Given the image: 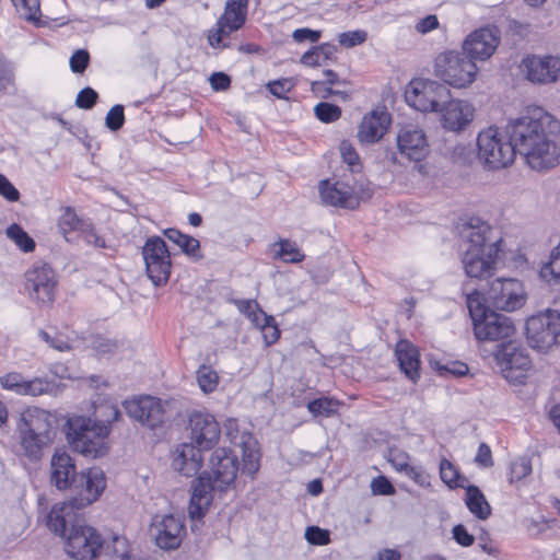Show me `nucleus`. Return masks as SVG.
<instances>
[{
  "label": "nucleus",
  "mask_w": 560,
  "mask_h": 560,
  "mask_svg": "<svg viewBox=\"0 0 560 560\" xmlns=\"http://www.w3.org/2000/svg\"><path fill=\"white\" fill-rule=\"evenodd\" d=\"M90 55L84 49H78L70 57V68L74 73H83L89 65Z\"/></svg>",
  "instance_id": "obj_55"
},
{
  "label": "nucleus",
  "mask_w": 560,
  "mask_h": 560,
  "mask_svg": "<svg viewBox=\"0 0 560 560\" xmlns=\"http://www.w3.org/2000/svg\"><path fill=\"white\" fill-rule=\"evenodd\" d=\"M494 360L503 376L509 381H520L532 366L529 354L521 343L509 341L497 347Z\"/></svg>",
  "instance_id": "obj_9"
},
{
  "label": "nucleus",
  "mask_w": 560,
  "mask_h": 560,
  "mask_svg": "<svg viewBox=\"0 0 560 560\" xmlns=\"http://www.w3.org/2000/svg\"><path fill=\"white\" fill-rule=\"evenodd\" d=\"M249 0H226L224 12L218 19L215 27L209 32L208 42L213 48H225L224 36L243 27L247 19Z\"/></svg>",
  "instance_id": "obj_6"
},
{
  "label": "nucleus",
  "mask_w": 560,
  "mask_h": 560,
  "mask_svg": "<svg viewBox=\"0 0 560 560\" xmlns=\"http://www.w3.org/2000/svg\"><path fill=\"white\" fill-rule=\"evenodd\" d=\"M390 115L386 110H372L365 115L358 129V139L363 144L377 142L390 125Z\"/></svg>",
  "instance_id": "obj_28"
},
{
  "label": "nucleus",
  "mask_w": 560,
  "mask_h": 560,
  "mask_svg": "<svg viewBox=\"0 0 560 560\" xmlns=\"http://www.w3.org/2000/svg\"><path fill=\"white\" fill-rule=\"evenodd\" d=\"M214 491L219 492L218 488L214 487V480L202 472L192 486V494L188 508L191 520H200L205 516L212 502V493Z\"/></svg>",
  "instance_id": "obj_25"
},
{
  "label": "nucleus",
  "mask_w": 560,
  "mask_h": 560,
  "mask_svg": "<svg viewBox=\"0 0 560 560\" xmlns=\"http://www.w3.org/2000/svg\"><path fill=\"white\" fill-rule=\"evenodd\" d=\"M57 229L67 242L71 241L72 233H79L83 226H88V219L81 218L75 209L70 206L59 208Z\"/></svg>",
  "instance_id": "obj_33"
},
{
  "label": "nucleus",
  "mask_w": 560,
  "mask_h": 560,
  "mask_svg": "<svg viewBox=\"0 0 560 560\" xmlns=\"http://www.w3.org/2000/svg\"><path fill=\"white\" fill-rule=\"evenodd\" d=\"M66 539V552L75 560H94L103 545L101 535L81 521L73 524Z\"/></svg>",
  "instance_id": "obj_7"
},
{
  "label": "nucleus",
  "mask_w": 560,
  "mask_h": 560,
  "mask_svg": "<svg viewBox=\"0 0 560 560\" xmlns=\"http://www.w3.org/2000/svg\"><path fill=\"white\" fill-rule=\"evenodd\" d=\"M532 472L530 460L526 457H520L511 463L509 480L511 483L525 478Z\"/></svg>",
  "instance_id": "obj_46"
},
{
  "label": "nucleus",
  "mask_w": 560,
  "mask_h": 560,
  "mask_svg": "<svg viewBox=\"0 0 560 560\" xmlns=\"http://www.w3.org/2000/svg\"><path fill=\"white\" fill-rule=\"evenodd\" d=\"M316 117L323 122H332L341 116V109L330 103H319L314 108Z\"/></svg>",
  "instance_id": "obj_48"
},
{
  "label": "nucleus",
  "mask_w": 560,
  "mask_h": 560,
  "mask_svg": "<svg viewBox=\"0 0 560 560\" xmlns=\"http://www.w3.org/2000/svg\"><path fill=\"white\" fill-rule=\"evenodd\" d=\"M340 402L329 397L317 398L307 404L308 411L315 417H331L338 412Z\"/></svg>",
  "instance_id": "obj_39"
},
{
  "label": "nucleus",
  "mask_w": 560,
  "mask_h": 560,
  "mask_svg": "<svg viewBox=\"0 0 560 560\" xmlns=\"http://www.w3.org/2000/svg\"><path fill=\"white\" fill-rule=\"evenodd\" d=\"M440 477L450 488L463 487L457 468L446 458L440 463Z\"/></svg>",
  "instance_id": "obj_45"
},
{
  "label": "nucleus",
  "mask_w": 560,
  "mask_h": 560,
  "mask_svg": "<svg viewBox=\"0 0 560 560\" xmlns=\"http://www.w3.org/2000/svg\"><path fill=\"white\" fill-rule=\"evenodd\" d=\"M81 508L77 506V502L73 499L52 505L47 516L48 528L65 538L69 529L73 527V524L81 522L78 517V511Z\"/></svg>",
  "instance_id": "obj_24"
},
{
  "label": "nucleus",
  "mask_w": 560,
  "mask_h": 560,
  "mask_svg": "<svg viewBox=\"0 0 560 560\" xmlns=\"http://www.w3.org/2000/svg\"><path fill=\"white\" fill-rule=\"evenodd\" d=\"M56 283V275L47 264H34L25 272V290L38 303L48 304L54 301Z\"/></svg>",
  "instance_id": "obj_12"
},
{
  "label": "nucleus",
  "mask_w": 560,
  "mask_h": 560,
  "mask_svg": "<svg viewBox=\"0 0 560 560\" xmlns=\"http://www.w3.org/2000/svg\"><path fill=\"white\" fill-rule=\"evenodd\" d=\"M97 98V92L88 86L77 95L75 105L82 109H91L96 104Z\"/></svg>",
  "instance_id": "obj_52"
},
{
  "label": "nucleus",
  "mask_w": 560,
  "mask_h": 560,
  "mask_svg": "<svg viewBox=\"0 0 560 560\" xmlns=\"http://www.w3.org/2000/svg\"><path fill=\"white\" fill-rule=\"evenodd\" d=\"M522 68L528 81L539 84L551 83L558 79L560 58L530 56L523 60Z\"/></svg>",
  "instance_id": "obj_22"
},
{
  "label": "nucleus",
  "mask_w": 560,
  "mask_h": 560,
  "mask_svg": "<svg viewBox=\"0 0 560 560\" xmlns=\"http://www.w3.org/2000/svg\"><path fill=\"white\" fill-rule=\"evenodd\" d=\"M395 353L401 372L412 382L419 378V351L408 340H400L396 345Z\"/></svg>",
  "instance_id": "obj_32"
},
{
  "label": "nucleus",
  "mask_w": 560,
  "mask_h": 560,
  "mask_svg": "<svg viewBox=\"0 0 560 560\" xmlns=\"http://www.w3.org/2000/svg\"><path fill=\"white\" fill-rule=\"evenodd\" d=\"M124 122H125L124 106L117 104L108 110L106 118H105V125L109 130L117 131L124 126Z\"/></svg>",
  "instance_id": "obj_49"
},
{
  "label": "nucleus",
  "mask_w": 560,
  "mask_h": 560,
  "mask_svg": "<svg viewBox=\"0 0 560 560\" xmlns=\"http://www.w3.org/2000/svg\"><path fill=\"white\" fill-rule=\"evenodd\" d=\"M501 32L497 26H485L471 32L463 43V50L475 60H487L497 50Z\"/></svg>",
  "instance_id": "obj_15"
},
{
  "label": "nucleus",
  "mask_w": 560,
  "mask_h": 560,
  "mask_svg": "<svg viewBox=\"0 0 560 560\" xmlns=\"http://www.w3.org/2000/svg\"><path fill=\"white\" fill-rule=\"evenodd\" d=\"M540 277L550 284L560 283V243L552 249L549 261L541 267Z\"/></svg>",
  "instance_id": "obj_37"
},
{
  "label": "nucleus",
  "mask_w": 560,
  "mask_h": 560,
  "mask_svg": "<svg viewBox=\"0 0 560 560\" xmlns=\"http://www.w3.org/2000/svg\"><path fill=\"white\" fill-rule=\"evenodd\" d=\"M273 246L278 247L275 257L282 259L284 262H301L305 257L299 246L290 240H281Z\"/></svg>",
  "instance_id": "obj_38"
},
{
  "label": "nucleus",
  "mask_w": 560,
  "mask_h": 560,
  "mask_svg": "<svg viewBox=\"0 0 560 560\" xmlns=\"http://www.w3.org/2000/svg\"><path fill=\"white\" fill-rule=\"evenodd\" d=\"M0 195L9 201H18L20 198L19 190L2 174H0Z\"/></svg>",
  "instance_id": "obj_62"
},
{
  "label": "nucleus",
  "mask_w": 560,
  "mask_h": 560,
  "mask_svg": "<svg viewBox=\"0 0 560 560\" xmlns=\"http://www.w3.org/2000/svg\"><path fill=\"white\" fill-rule=\"evenodd\" d=\"M325 79L323 81H315L312 83V91L315 93H322L323 97H328L331 94H338L337 91H332L331 85H340L345 84L346 81L340 80L338 74L332 70H325L324 71Z\"/></svg>",
  "instance_id": "obj_42"
},
{
  "label": "nucleus",
  "mask_w": 560,
  "mask_h": 560,
  "mask_svg": "<svg viewBox=\"0 0 560 560\" xmlns=\"http://www.w3.org/2000/svg\"><path fill=\"white\" fill-rule=\"evenodd\" d=\"M124 407L129 417L150 428H155L163 422L164 408L159 398L147 396L126 400Z\"/></svg>",
  "instance_id": "obj_21"
},
{
  "label": "nucleus",
  "mask_w": 560,
  "mask_h": 560,
  "mask_svg": "<svg viewBox=\"0 0 560 560\" xmlns=\"http://www.w3.org/2000/svg\"><path fill=\"white\" fill-rule=\"evenodd\" d=\"M487 298L495 308L513 312L525 303V291L516 279L498 278L490 283Z\"/></svg>",
  "instance_id": "obj_11"
},
{
  "label": "nucleus",
  "mask_w": 560,
  "mask_h": 560,
  "mask_svg": "<svg viewBox=\"0 0 560 560\" xmlns=\"http://www.w3.org/2000/svg\"><path fill=\"white\" fill-rule=\"evenodd\" d=\"M439 27V20L438 16L434 14L427 15L425 18L421 19L417 25L416 31L421 34H427L433 30H436Z\"/></svg>",
  "instance_id": "obj_64"
},
{
  "label": "nucleus",
  "mask_w": 560,
  "mask_h": 560,
  "mask_svg": "<svg viewBox=\"0 0 560 560\" xmlns=\"http://www.w3.org/2000/svg\"><path fill=\"white\" fill-rule=\"evenodd\" d=\"M19 14L27 21H37L40 13L39 0H12Z\"/></svg>",
  "instance_id": "obj_44"
},
{
  "label": "nucleus",
  "mask_w": 560,
  "mask_h": 560,
  "mask_svg": "<svg viewBox=\"0 0 560 560\" xmlns=\"http://www.w3.org/2000/svg\"><path fill=\"white\" fill-rule=\"evenodd\" d=\"M292 89L293 83L290 79H280L268 83L269 92L278 98H284Z\"/></svg>",
  "instance_id": "obj_59"
},
{
  "label": "nucleus",
  "mask_w": 560,
  "mask_h": 560,
  "mask_svg": "<svg viewBox=\"0 0 560 560\" xmlns=\"http://www.w3.org/2000/svg\"><path fill=\"white\" fill-rule=\"evenodd\" d=\"M197 383L205 394L213 393L219 385V375L210 366L201 365L197 371Z\"/></svg>",
  "instance_id": "obj_41"
},
{
  "label": "nucleus",
  "mask_w": 560,
  "mask_h": 560,
  "mask_svg": "<svg viewBox=\"0 0 560 560\" xmlns=\"http://www.w3.org/2000/svg\"><path fill=\"white\" fill-rule=\"evenodd\" d=\"M238 466L237 458L225 448H217L209 459L208 470L203 471L214 480L219 492L229 490L235 482Z\"/></svg>",
  "instance_id": "obj_14"
},
{
  "label": "nucleus",
  "mask_w": 560,
  "mask_h": 560,
  "mask_svg": "<svg viewBox=\"0 0 560 560\" xmlns=\"http://www.w3.org/2000/svg\"><path fill=\"white\" fill-rule=\"evenodd\" d=\"M164 235L174 244H176L186 255L191 257H200L198 250L200 243L197 238L183 234L176 229H167L164 231Z\"/></svg>",
  "instance_id": "obj_36"
},
{
  "label": "nucleus",
  "mask_w": 560,
  "mask_h": 560,
  "mask_svg": "<svg viewBox=\"0 0 560 560\" xmlns=\"http://www.w3.org/2000/svg\"><path fill=\"white\" fill-rule=\"evenodd\" d=\"M397 145L401 158L420 162L429 153V144L422 129L409 125L402 127L397 135Z\"/></svg>",
  "instance_id": "obj_20"
},
{
  "label": "nucleus",
  "mask_w": 560,
  "mask_h": 560,
  "mask_svg": "<svg viewBox=\"0 0 560 560\" xmlns=\"http://www.w3.org/2000/svg\"><path fill=\"white\" fill-rule=\"evenodd\" d=\"M7 236L24 253H31L35 248L34 240L18 224H11L7 229Z\"/></svg>",
  "instance_id": "obj_40"
},
{
  "label": "nucleus",
  "mask_w": 560,
  "mask_h": 560,
  "mask_svg": "<svg viewBox=\"0 0 560 560\" xmlns=\"http://www.w3.org/2000/svg\"><path fill=\"white\" fill-rule=\"evenodd\" d=\"M233 425H235V422L230 421L226 434L230 438L231 443L238 446L242 451L243 471L254 476L259 469V454L256 450L257 442L248 432L233 434Z\"/></svg>",
  "instance_id": "obj_29"
},
{
  "label": "nucleus",
  "mask_w": 560,
  "mask_h": 560,
  "mask_svg": "<svg viewBox=\"0 0 560 560\" xmlns=\"http://www.w3.org/2000/svg\"><path fill=\"white\" fill-rule=\"evenodd\" d=\"M528 345L539 351H547L558 343L560 337V312L546 310L526 320Z\"/></svg>",
  "instance_id": "obj_4"
},
{
  "label": "nucleus",
  "mask_w": 560,
  "mask_h": 560,
  "mask_svg": "<svg viewBox=\"0 0 560 560\" xmlns=\"http://www.w3.org/2000/svg\"><path fill=\"white\" fill-rule=\"evenodd\" d=\"M79 234L84 238V241L93 245L95 247H105V241L97 235L94 225L90 220H88V226H83Z\"/></svg>",
  "instance_id": "obj_58"
},
{
  "label": "nucleus",
  "mask_w": 560,
  "mask_h": 560,
  "mask_svg": "<svg viewBox=\"0 0 560 560\" xmlns=\"http://www.w3.org/2000/svg\"><path fill=\"white\" fill-rule=\"evenodd\" d=\"M467 307L472 319L474 325L478 324L481 318H485L490 314L488 308L481 302L478 293L470 294L467 296Z\"/></svg>",
  "instance_id": "obj_47"
},
{
  "label": "nucleus",
  "mask_w": 560,
  "mask_h": 560,
  "mask_svg": "<svg viewBox=\"0 0 560 560\" xmlns=\"http://www.w3.org/2000/svg\"><path fill=\"white\" fill-rule=\"evenodd\" d=\"M474 332L480 341H498L511 338L515 332L512 319L503 314L490 312L474 326Z\"/></svg>",
  "instance_id": "obj_19"
},
{
  "label": "nucleus",
  "mask_w": 560,
  "mask_h": 560,
  "mask_svg": "<svg viewBox=\"0 0 560 560\" xmlns=\"http://www.w3.org/2000/svg\"><path fill=\"white\" fill-rule=\"evenodd\" d=\"M450 95V90L436 81H415L406 90L405 100L409 106L419 112H439L442 103Z\"/></svg>",
  "instance_id": "obj_5"
},
{
  "label": "nucleus",
  "mask_w": 560,
  "mask_h": 560,
  "mask_svg": "<svg viewBox=\"0 0 560 560\" xmlns=\"http://www.w3.org/2000/svg\"><path fill=\"white\" fill-rule=\"evenodd\" d=\"M75 477L72 457L66 452L56 451L50 460V483L58 490H66L73 485Z\"/></svg>",
  "instance_id": "obj_30"
},
{
  "label": "nucleus",
  "mask_w": 560,
  "mask_h": 560,
  "mask_svg": "<svg viewBox=\"0 0 560 560\" xmlns=\"http://www.w3.org/2000/svg\"><path fill=\"white\" fill-rule=\"evenodd\" d=\"M121 418L115 405H102L95 409L94 419L74 416L67 421V440L71 447L92 458L106 455L109 451L112 423Z\"/></svg>",
  "instance_id": "obj_2"
},
{
  "label": "nucleus",
  "mask_w": 560,
  "mask_h": 560,
  "mask_svg": "<svg viewBox=\"0 0 560 560\" xmlns=\"http://www.w3.org/2000/svg\"><path fill=\"white\" fill-rule=\"evenodd\" d=\"M434 75L444 84L454 89H466L477 78L478 68L464 50L440 52L433 65Z\"/></svg>",
  "instance_id": "obj_3"
},
{
  "label": "nucleus",
  "mask_w": 560,
  "mask_h": 560,
  "mask_svg": "<svg viewBox=\"0 0 560 560\" xmlns=\"http://www.w3.org/2000/svg\"><path fill=\"white\" fill-rule=\"evenodd\" d=\"M305 537L313 545H327L330 541L329 532L316 526L306 529Z\"/></svg>",
  "instance_id": "obj_57"
},
{
  "label": "nucleus",
  "mask_w": 560,
  "mask_h": 560,
  "mask_svg": "<svg viewBox=\"0 0 560 560\" xmlns=\"http://www.w3.org/2000/svg\"><path fill=\"white\" fill-rule=\"evenodd\" d=\"M478 159L489 170L510 166L520 154L535 171L560 164V121L541 107L527 108L511 119L505 132L489 127L477 137Z\"/></svg>",
  "instance_id": "obj_1"
},
{
  "label": "nucleus",
  "mask_w": 560,
  "mask_h": 560,
  "mask_svg": "<svg viewBox=\"0 0 560 560\" xmlns=\"http://www.w3.org/2000/svg\"><path fill=\"white\" fill-rule=\"evenodd\" d=\"M368 34L365 31L357 30L349 31L339 34L338 42L341 46L346 48H351L357 45H360L366 40Z\"/></svg>",
  "instance_id": "obj_50"
},
{
  "label": "nucleus",
  "mask_w": 560,
  "mask_h": 560,
  "mask_svg": "<svg viewBox=\"0 0 560 560\" xmlns=\"http://www.w3.org/2000/svg\"><path fill=\"white\" fill-rule=\"evenodd\" d=\"M202 451V448H199L194 443L179 445L175 451L172 467L174 470L187 477L196 475L201 468Z\"/></svg>",
  "instance_id": "obj_31"
},
{
  "label": "nucleus",
  "mask_w": 560,
  "mask_h": 560,
  "mask_svg": "<svg viewBox=\"0 0 560 560\" xmlns=\"http://www.w3.org/2000/svg\"><path fill=\"white\" fill-rule=\"evenodd\" d=\"M78 508H84L95 502L106 488V477L98 467H92L80 472L73 482Z\"/></svg>",
  "instance_id": "obj_17"
},
{
  "label": "nucleus",
  "mask_w": 560,
  "mask_h": 560,
  "mask_svg": "<svg viewBox=\"0 0 560 560\" xmlns=\"http://www.w3.org/2000/svg\"><path fill=\"white\" fill-rule=\"evenodd\" d=\"M39 337L44 340L49 347L56 349L58 351H67L70 349L68 340L60 334H55L51 336L49 332L45 330L39 331Z\"/></svg>",
  "instance_id": "obj_54"
},
{
  "label": "nucleus",
  "mask_w": 560,
  "mask_h": 560,
  "mask_svg": "<svg viewBox=\"0 0 560 560\" xmlns=\"http://www.w3.org/2000/svg\"><path fill=\"white\" fill-rule=\"evenodd\" d=\"M24 382V378L19 373H9L2 377H0V384L3 388L12 390L16 394L20 393V387L22 383Z\"/></svg>",
  "instance_id": "obj_61"
},
{
  "label": "nucleus",
  "mask_w": 560,
  "mask_h": 560,
  "mask_svg": "<svg viewBox=\"0 0 560 560\" xmlns=\"http://www.w3.org/2000/svg\"><path fill=\"white\" fill-rule=\"evenodd\" d=\"M441 124L444 129L453 132L464 130L472 120L475 109L470 103L463 100H451L442 103Z\"/></svg>",
  "instance_id": "obj_23"
},
{
  "label": "nucleus",
  "mask_w": 560,
  "mask_h": 560,
  "mask_svg": "<svg viewBox=\"0 0 560 560\" xmlns=\"http://www.w3.org/2000/svg\"><path fill=\"white\" fill-rule=\"evenodd\" d=\"M475 462L483 468H488L493 465L491 450L486 443H481L479 445Z\"/></svg>",
  "instance_id": "obj_63"
},
{
  "label": "nucleus",
  "mask_w": 560,
  "mask_h": 560,
  "mask_svg": "<svg viewBox=\"0 0 560 560\" xmlns=\"http://www.w3.org/2000/svg\"><path fill=\"white\" fill-rule=\"evenodd\" d=\"M190 439L205 451L211 450L220 438V425L208 412H194L189 418Z\"/></svg>",
  "instance_id": "obj_18"
},
{
  "label": "nucleus",
  "mask_w": 560,
  "mask_h": 560,
  "mask_svg": "<svg viewBox=\"0 0 560 560\" xmlns=\"http://www.w3.org/2000/svg\"><path fill=\"white\" fill-rule=\"evenodd\" d=\"M319 194L325 205L353 210L360 201L372 197L373 191L368 188H355L343 182L330 183L323 180L319 184Z\"/></svg>",
  "instance_id": "obj_10"
},
{
  "label": "nucleus",
  "mask_w": 560,
  "mask_h": 560,
  "mask_svg": "<svg viewBox=\"0 0 560 560\" xmlns=\"http://www.w3.org/2000/svg\"><path fill=\"white\" fill-rule=\"evenodd\" d=\"M259 329L262 334V338L266 346H271L276 343L280 338V330L273 316L270 322L268 320V323H266V325L260 326Z\"/></svg>",
  "instance_id": "obj_56"
},
{
  "label": "nucleus",
  "mask_w": 560,
  "mask_h": 560,
  "mask_svg": "<svg viewBox=\"0 0 560 560\" xmlns=\"http://www.w3.org/2000/svg\"><path fill=\"white\" fill-rule=\"evenodd\" d=\"M405 475L422 488L431 487V476L420 466L406 467Z\"/></svg>",
  "instance_id": "obj_51"
},
{
  "label": "nucleus",
  "mask_w": 560,
  "mask_h": 560,
  "mask_svg": "<svg viewBox=\"0 0 560 560\" xmlns=\"http://www.w3.org/2000/svg\"><path fill=\"white\" fill-rule=\"evenodd\" d=\"M18 431L20 433V444L24 455L31 460H38L42 456V450L50 444V439H40L25 430Z\"/></svg>",
  "instance_id": "obj_35"
},
{
  "label": "nucleus",
  "mask_w": 560,
  "mask_h": 560,
  "mask_svg": "<svg viewBox=\"0 0 560 560\" xmlns=\"http://www.w3.org/2000/svg\"><path fill=\"white\" fill-rule=\"evenodd\" d=\"M494 244L488 247V252L465 250L462 262L465 272L470 278H483L490 276L498 258Z\"/></svg>",
  "instance_id": "obj_27"
},
{
  "label": "nucleus",
  "mask_w": 560,
  "mask_h": 560,
  "mask_svg": "<svg viewBox=\"0 0 560 560\" xmlns=\"http://www.w3.org/2000/svg\"><path fill=\"white\" fill-rule=\"evenodd\" d=\"M371 490H372L373 494H381V495H390V494L395 493L394 486L384 476H380L372 480Z\"/></svg>",
  "instance_id": "obj_60"
},
{
  "label": "nucleus",
  "mask_w": 560,
  "mask_h": 560,
  "mask_svg": "<svg viewBox=\"0 0 560 560\" xmlns=\"http://www.w3.org/2000/svg\"><path fill=\"white\" fill-rule=\"evenodd\" d=\"M466 505L478 518L486 520L491 514V508L485 495L476 486H469L466 490Z\"/></svg>",
  "instance_id": "obj_34"
},
{
  "label": "nucleus",
  "mask_w": 560,
  "mask_h": 560,
  "mask_svg": "<svg viewBox=\"0 0 560 560\" xmlns=\"http://www.w3.org/2000/svg\"><path fill=\"white\" fill-rule=\"evenodd\" d=\"M54 421V417L48 411L32 407L21 413L18 430H25L40 439H50L51 441Z\"/></svg>",
  "instance_id": "obj_26"
},
{
  "label": "nucleus",
  "mask_w": 560,
  "mask_h": 560,
  "mask_svg": "<svg viewBox=\"0 0 560 560\" xmlns=\"http://www.w3.org/2000/svg\"><path fill=\"white\" fill-rule=\"evenodd\" d=\"M460 234L467 243V248L465 250L487 253L488 247H490L491 244H494L497 253L501 249L500 245L502 243V238L488 222L479 218H471L467 223H465L460 230Z\"/></svg>",
  "instance_id": "obj_16"
},
{
  "label": "nucleus",
  "mask_w": 560,
  "mask_h": 560,
  "mask_svg": "<svg viewBox=\"0 0 560 560\" xmlns=\"http://www.w3.org/2000/svg\"><path fill=\"white\" fill-rule=\"evenodd\" d=\"M150 533L161 549H176L186 534L184 518L174 514L156 515L151 523Z\"/></svg>",
  "instance_id": "obj_13"
},
{
  "label": "nucleus",
  "mask_w": 560,
  "mask_h": 560,
  "mask_svg": "<svg viewBox=\"0 0 560 560\" xmlns=\"http://www.w3.org/2000/svg\"><path fill=\"white\" fill-rule=\"evenodd\" d=\"M19 390V395H28L36 397L49 393L50 383L39 377L30 381L24 380Z\"/></svg>",
  "instance_id": "obj_43"
},
{
  "label": "nucleus",
  "mask_w": 560,
  "mask_h": 560,
  "mask_svg": "<svg viewBox=\"0 0 560 560\" xmlns=\"http://www.w3.org/2000/svg\"><path fill=\"white\" fill-rule=\"evenodd\" d=\"M14 75L11 65L0 56V94L7 92L8 88L13 84Z\"/></svg>",
  "instance_id": "obj_53"
},
{
  "label": "nucleus",
  "mask_w": 560,
  "mask_h": 560,
  "mask_svg": "<svg viewBox=\"0 0 560 560\" xmlns=\"http://www.w3.org/2000/svg\"><path fill=\"white\" fill-rule=\"evenodd\" d=\"M142 256L145 262L147 275L156 287L168 281L171 275V255L168 248L159 236L149 237L143 247Z\"/></svg>",
  "instance_id": "obj_8"
}]
</instances>
